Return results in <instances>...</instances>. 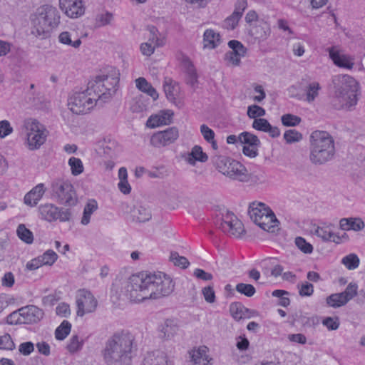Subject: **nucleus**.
<instances>
[{
    "mask_svg": "<svg viewBox=\"0 0 365 365\" xmlns=\"http://www.w3.org/2000/svg\"><path fill=\"white\" fill-rule=\"evenodd\" d=\"M334 88L335 101L334 106L336 109H350L358 101L359 83L349 75L334 76L332 79Z\"/></svg>",
    "mask_w": 365,
    "mask_h": 365,
    "instance_id": "5",
    "label": "nucleus"
},
{
    "mask_svg": "<svg viewBox=\"0 0 365 365\" xmlns=\"http://www.w3.org/2000/svg\"><path fill=\"white\" fill-rule=\"evenodd\" d=\"M56 220L68 222L71 220V212L69 209L58 208Z\"/></svg>",
    "mask_w": 365,
    "mask_h": 365,
    "instance_id": "62",
    "label": "nucleus"
},
{
    "mask_svg": "<svg viewBox=\"0 0 365 365\" xmlns=\"http://www.w3.org/2000/svg\"><path fill=\"white\" fill-rule=\"evenodd\" d=\"M58 208L53 204H45L41 205L38 209L41 217L44 220L51 222L56 221Z\"/></svg>",
    "mask_w": 365,
    "mask_h": 365,
    "instance_id": "26",
    "label": "nucleus"
},
{
    "mask_svg": "<svg viewBox=\"0 0 365 365\" xmlns=\"http://www.w3.org/2000/svg\"><path fill=\"white\" fill-rule=\"evenodd\" d=\"M85 91L93 98L98 104V102L105 103L109 99V96L103 93L102 90V81L99 76H96L94 80L88 82L87 89Z\"/></svg>",
    "mask_w": 365,
    "mask_h": 365,
    "instance_id": "16",
    "label": "nucleus"
},
{
    "mask_svg": "<svg viewBox=\"0 0 365 365\" xmlns=\"http://www.w3.org/2000/svg\"><path fill=\"white\" fill-rule=\"evenodd\" d=\"M358 286L355 283H349L345 290L342 292V295L346 299L347 302L353 299L357 294Z\"/></svg>",
    "mask_w": 365,
    "mask_h": 365,
    "instance_id": "54",
    "label": "nucleus"
},
{
    "mask_svg": "<svg viewBox=\"0 0 365 365\" xmlns=\"http://www.w3.org/2000/svg\"><path fill=\"white\" fill-rule=\"evenodd\" d=\"M295 245L302 252L305 254H311L313 252V246L302 237H296Z\"/></svg>",
    "mask_w": 365,
    "mask_h": 365,
    "instance_id": "49",
    "label": "nucleus"
},
{
    "mask_svg": "<svg viewBox=\"0 0 365 365\" xmlns=\"http://www.w3.org/2000/svg\"><path fill=\"white\" fill-rule=\"evenodd\" d=\"M200 132L207 142L215 138V132L205 124H202L200 126Z\"/></svg>",
    "mask_w": 365,
    "mask_h": 365,
    "instance_id": "60",
    "label": "nucleus"
},
{
    "mask_svg": "<svg viewBox=\"0 0 365 365\" xmlns=\"http://www.w3.org/2000/svg\"><path fill=\"white\" fill-rule=\"evenodd\" d=\"M315 235L324 241H331L336 244L341 242V237L332 232L330 226L317 227Z\"/></svg>",
    "mask_w": 365,
    "mask_h": 365,
    "instance_id": "24",
    "label": "nucleus"
},
{
    "mask_svg": "<svg viewBox=\"0 0 365 365\" xmlns=\"http://www.w3.org/2000/svg\"><path fill=\"white\" fill-rule=\"evenodd\" d=\"M328 51L330 58L337 66L349 69L353 67L354 63L349 61V58L345 55L340 54L334 46L329 48Z\"/></svg>",
    "mask_w": 365,
    "mask_h": 365,
    "instance_id": "21",
    "label": "nucleus"
},
{
    "mask_svg": "<svg viewBox=\"0 0 365 365\" xmlns=\"http://www.w3.org/2000/svg\"><path fill=\"white\" fill-rule=\"evenodd\" d=\"M13 132V128L7 120L0 121V138H4Z\"/></svg>",
    "mask_w": 365,
    "mask_h": 365,
    "instance_id": "57",
    "label": "nucleus"
},
{
    "mask_svg": "<svg viewBox=\"0 0 365 365\" xmlns=\"http://www.w3.org/2000/svg\"><path fill=\"white\" fill-rule=\"evenodd\" d=\"M34 350V344L31 341H26L20 344L19 351L24 356H29Z\"/></svg>",
    "mask_w": 365,
    "mask_h": 365,
    "instance_id": "59",
    "label": "nucleus"
},
{
    "mask_svg": "<svg viewBox=\"0 0 365 365\" xmlns=\"http://www.w3.org/2000/svg\"><path fill=\"white\" fill-rule=\"evenodd\" d=\"M282 123L287 127H294L299 125L302 119L297 115L293 114H284L281 117Z\"/></svg>",
    "mask_w": 365,
    "mask_h": 365,
    "instance_id": "43",
    "label": "nucleus"
},
{
    "mask_svg": "<svg viewBox=\"0 0 365 365\" xmlns=\"http://www.w3.org/2000/svg\"><path fill=\"white\" fill-rule=\"evenodd\" d=\"M172 279L163 272H140L125 282L121 292L130 301L140 302L170 295L174 290Z\"/></svg>",
    "mask_w": 365,
    "mask_h": 365,
    "instance_id": "1",
    "label": "nucleus"
},
{
    "mask_svg": "<svg viewBox=\"0 0 365 365\" xmlns=\"http://www.w3.org/2000/svg\"><path fill=\"white\" fill-rule=\"evenodd\" d=\"M299 288V294L301 297H310L314 293V286L312 284L305 282L301 285H297Z\"/></svg>",
    "mask_w": 365,
    "mask_h": 365,
    "instance_id": "55",
    "label": "nucleus"
},
{
    "mask_svg": "<svg viewBox=\"0 0 365 365\" xmlns=\"http://www.w3.org/2000/svg\"><path fill=\"white\" fill-rule=\"evenodd\" d=\"M179 329V326L177 322L174 319H168L164 322V324L160 328V331L163 333V338L170 339L177 334Z\"/></svg>",
    "mask_w": 365,
    "mask_h": 365,
    "instance_id": "27",
    "label": "nucleus"
},
{
    "mask_svg": "<svg viewBox=\"0 0 365 365\" xmlns=\"http://www.w3.org/2000/svg\"><path fill=\"white\" fill-rule=\"evenodd\" d=\"M38 257L43 265H52L58 258L57 254L52 250L46 251L42 255Z\"/></svg>",
    "mask_w": 365,
    "mask_h": 365,
    "instance_id": "45",
    "label": "nucleus"
},
{
    "mask_svg": "<svg viewBox=\"0 0 365 365\" xmlns=\"http://www.w3.org/2000/svg\"><path fill=\"white\" fill-rule=\"evenodd\" d=\"M193 275L196 278L203 281H210L213 278L211 273L206 272L205 270L200 268H197L194 270Z\"/></svg>",
    "mask_w": 365,
    "mask_h": 365,
    "instance_id": "61",
    "label": "nucleus"
},
{
    "mask_svg": "<svg viewBox=\"0 0 365 365\" xmlns=\"http://www.w3.org/2000/svg\"><path fill=\"white\" fill-rule=\"evenodd\" d=\"M97 105L94 98L91 97L85 91L76 92L68 100V108L73 113L83 115L88 113Z\"/></svg>",
    "mask_w": 365,
    "mask_h": 365,
    "instance_id": "9",
    "label": "nucleus"
},
{
    "mask_svg": "<svg viewBox=\"0 0 365 365\" xmlns=\"http://www.w3.org/2000/svg\"><path fill=\"white\" fill-rule=\"evenodd\" d=\"M359 258L354 253L344 257L341 259V263L349 270L356 269L359 265Z\"/></svg>",
    "mask_w": 365,
    "mask_h": 365,
    "instance_id": "39",
    "label": "nucleus"
},
{
    "mask_svg": "<svg viewBox=\"0 0 365 365\" xmlns=\"http://www.w3.org/2000/svg\"><path fill=\"white\" fill-rule=\"evenodd\" d=\"M68 165L71 167V173L76 176L81 174L83 172V165L81 159L71 157L68 160Z\"/></svg>",
    "mask_w": 365,
    "mask_h": 365,
    "instance_id": "42",
    "label": "nucleus"
},
{
    "mask_svg": "<svg viewBox=\"0 0 365 365\" xmlns=\"http://www.w3.org/2000/svg\"><path fill=\"white\" fill-rule=\"evenodd\" d=\"M207 351V348L206 346H200L190 353L192 361L194 362L195 365H210Z\"/></svg>",
    "mask_w": 365,
    "mask_h": 365,
    "instance_id": "25",
    "label": "nucleus"
},
{
    "mask_svg": "<svg viewBox=\"0 0 365 365\" xmlns=\"http://www.w3.org/2000/svg\"><path fill=\"white\" fill-rule=\"evenodd\" d=\"M45 192L44 185L42 183L37 185L24 196V203L31 207L37 205Z\"/></svg>",
    "mask_w": 365,
    "mask_h": 365,
    "instance_id": "20",
    "label": "nucleus"
},
{
    "mask_svg": "<svg viewBox=\"0 0 365 365\" xmlns=\"http://www.w3.org/2000/svg\"><path fill=\"white\" fill-rule=\"evenodd\" d=\"M229 47L232 49L230 52L237 53L244 56L246 53V48L242 43L237 40H231L228 42Z\"/></svg>",
    "mask_w": 365,
    "mask_h": 365,
    "instance_id": "52",
    "label": "nucleus"
},
{
    "mask_svg": "<svg viewBox=\"0 0 365 365\" xmlns=\"http://www.w3.org/2000/svg\"><path fill=\"white\" fill-rule=\"evenodd\" d=\"M24 125L27 130V144L30 150L38 149L42 145L46 139V133L41 129L40 124L36 120L27 119L24 121Z\"/></svg>",
    "mask_w": 365,
    "mask_h": 365,
    "instance_id": "10",
    "label": "nucleus"
},
{
    "mask_svg": "<svg viewBox=\"0 0 365 365\" xmlns=\"http://www.w3.org/2000/svg\"><path fill=\"white\" fill-rule=\"evenodd\" d=\"M324 326L327 327L329 330H336L339 327V322L338 319H333L332 317H328L322 321Z\"/></svg>",
    "mask_w": 365,
    "mask_h": 365,
    "instance_id": "63",
    "label": "nucleus"
},
{
    "mask_svg": "<svg viewBox=\"0 0 365 365\" xmlns=\"http://www.w3.org/2000/svg\"><path fill=\"white\" fill-rule=\"evenodd\" d=\"M60 19V13L55 6L42 5L31 15V34L41 40L48 38L58 26Z\"/></svg>",
    "mask_w": 365,
    "mask_h": 365,
    "instance_id": "3",
    "label": "nucleus"
},
{
    "mask_svg": "<svg viewBox=\"0 0 365 365\" xmlns=\"http://www.w3.org/2000/svg\"><path fill=\"white\" fill-rule=\"evenodd\" d=\"M219 228L223 232L236 237H240L245 231L242 222L232 212H230L224 216Z\"/></svg>",
    "mask_w": 365,
    "mask_h": 365,
    "instance_id": "13",
    "label": "nucleus"
},
{
    "mask_svg": "<svg viewBox=\"0 0 365 365\" xmlns=\"http://www.w3.org/2000/svg\"><path fill=\"white\" fill-rule=\"evenodd\" d=\"M202 294L205 300L208 303H213L215 301V293L212 286H207L202 289Z\"/></svg>",
    "mask_w": 365,
    "mask_h": 365,
    "instance_id": "58",
    "label": "nucleus"
},
{
    "mask_svg": "<svg viewBox=\"0 0 365 365\" xmlns=\"http://www.w3.org/2000/svg\"><path fill=\"white\" fill-rule=\"evenodd\" d=\"M143 365H173L163 351L157 350L147 353L143 362Z\"/></svg>",
    "mask_w": 365,
    "mask_h": 365,
    "instance_id": "17",
    "label": "nucleus"
},
{
    "mask_svg": "<svg viewBox=\"0 0 365 365\" xmlns=\"http://www.w3.org/2000/svg\"><path fill=\"white\" fill-rule=\"evenodd\" d=\"M238 140L242 144H246L247 146L257 145L259 146L261 143L258 137L250 132H242L238 135Z\"/></svg>",
    "mask_w": 365,
    "mask_h": 365,
    "instance_id": "31",
    "label": "nucleus"
},
{
    "mask_svg": "<svg viewBox=\"0 0 365 365\" xmlns=\"http://www.w3.org/2000/svg\"><path fill=\"white\" fill-rule=\"evenodd\" d=\"M137 349L135 336L123 329L108 338L101 353L106 365H131Z\"/></svg>",
    "mask_w": 365,
    "mask_h": 365,
    "instance_id": "2",
    "label": "nucleus"
},
{
    "mask_svg": "<svg viewBox=\"0 0 365 365\" xmlns=\"http://www.w3.org/2000/svg\"><path fill=\"white\" fill-rule=\"evenodd\" d=\"M321 86L318 82L314 81L308 84L306 88V100L309 103L313 102L319 96V91Z\"/></svg>",
    "mask_w": 365,
    "mask_h": 365,
    "instance_id": "36",
    "label": "nucleus"
},
{
    "mask_svg": "<svg viewBox=\"0 0 365 365\" xmlns=\"http://www.w3.org/2000/svg\"><path fill=\"white\" fill-rule=\"evenodd\" d=\"M212 160L218 171L229 178L242 182L250 181V173L239 161L222 155H215Z\"/></svg>",
    "mask_w": 365,
    "mask_h": 365,
    "instance_id": "6",
    "label": "nucleus"
},
{
    "mask_svg": "<svg viewBox=\"0 0 365 365\" xmlns=\"http://www.w3.org/2000/svg\"><path fill=\"white\" fill-rule=\"evenodd\" d=\"M250 309L245 307L240 302H232L230 305V312L232 317L237 321L247 317L246 314Z\"/></svg>",
    "mask_w": 365,
    "mask_h": 365,
    "instance_id": "29",
    "label": "nucleus"
},
{
    "mask_svg": "<svg viewBox=\"0 0 365 365\" xmlns=\"http://www.w3.org/2000/svg\"><path fill=\"white\" fill-rule=\"evenodd\" d=\"M309 143V160L312 164L324 165L334 158V140L328 132L313 131L310 135Z\"/></svg>",
    "mask_w": 365,
    "mask_h": 365,
    "instance_id": "4",
    "label": "nucleus"
},
{
    "mask_svg": "<svg viewBox=\"0 0 365 365\" xmlns=\"http://www.w3.org/2000/svg\"><path fill=\"white\" fill-rule=\"evenodd\" d=\"M20 324H35L40 322L44 315L42 309L34 305H28L19 309Z\"/></svg>",
    "mask_w": 365,
    "mask_h": 365,
    "instance_id": "14",
    "label": "nucleus"
},
{
    "mask_svg": "<svg viewBox=\"0 0 365 365\" xmlns=\"http://www.w3.org/2000/svg\"><path fill=\"white\" fill-rule=\"evenodd\" d=\"M163 88L167 98L170 101H174L178 93V85L173 84L170 78H166L163 84Z\"/></svg>",
    "mask_w": 365,
    "mask_h": 365,
    "instance_id": "32",
    "label": "nucleus"
},
{
    "mask_svg": "<svg viewBox=\"0 0 365 365\" xmlns=\"http://www.w3.org/2000/svg\"><path fill=\"white\" fill-rule=\"evenodd\" d=\"M71 324L66 320H63L55 331V337L58 340H63L70 334Z\"/></svg>",
    "mask_w": 365,
    "mask_h": 365,
    "instance_id": "33",
    "label": "nucleus"
},
{
    "mask_svg": "<svg viewBox=\"0 0 365 365\" xmlns=\"http://www.w3.org/2000/svg\"><path fill=\"white\" fill-rule=\"evenodd\" d=\"M98 209V203L93 200H89L85 205L83 217L81 218V224L87 225L90 222L91 215Z\"/></svg>",
    "mask_w": 365,
    "mask_h": 365,
    "instance_id": "30",
    "label": "nucleus"
},
{
    "mask_svg": "<svg viewBox=\"0 0 365 365\" xmlns=\"http://www.w3.org/2000/svg\"><path fill=\"white\" fill-rule=\"evenodd\" d=\"M236 290L247 297H252L256 292V289L253 285L245 283L237 284L236 285Z\"/></svg>",
    "mask_w": 365,
    "mask_h": 365,
    "instance_id": "46",
    "label": "nucleus"
},
{
    "mask_svg": "<svg viewBox=\"0 0 365 365\" xmlns=\"http://www.w3.org/2000/svg\"><path fill=\"white\" fill-rule=\"evenodd\" d=\"M52 195L57 201L66 206H74L78 202L76 193L72 184L63 179L58 178L51 183Z\"/></svg>",
    "mask_w": 365,
    "mask_h": 365,
    "instance_id": "8",
    "label": "nucleus"
},
{
    "mask_svg": "<svg viewBox=\"0 0 365 365\" xmlns=\"http://www.w3.org/2000/svg\"><path fill=\"white\" fill-rule=\"evenodd\" d=\"M284 138L287 143L299 142L302 139V135L296 130H288L284 134Z\"/></svg>",
    "mask_w": 365,
    "mask_h": 365,
    "instance_id": "51",
    "label": "nucleus"
},
{
    "mask_svg": "<svg viewBox=\"0 0 365 365\" xmlns=\"http://www.w3.org/2000/svg\"><path fill=\"white\" fill-rule=\"evenodd\" d=\"M14 348L15 344L9 334L0 336V349L13 350Z\"/></svg>",
    "mask_w": 365,
    "mask_h": 365,
    "instance_id": "53",
    "label": "nucleus"
},
{
    "mask_svg": "<svg viewBox=\"0 0 365 365\" xmlns=\"http://www.w3.org/2000/svg\"><path fill=\"white\" fill-rule=\"evenodd\" d=\"M342 294L341 293H335L327 297L326 302L328 306L337 308L345 305L347 301Z\"/></svg>",
    "mask_w": 365,
    "mask_h": 365,
    "instance_id": "34",
    "label": "nucleus"
},
{
    "mask_svg": "<svg viewBox=\"0 0 365 365\" xmlns=\"http://www.w3.org/2000/svg\"><path fill=\"white\" fill-rule=\"evenodd\" d=\"M83 341L80 340L77 335L72 336L67 345V349L71 353L80 350L83 346Z\"/></svg>",
    "mask_w": 365,
    "mask_h": 365,
    "instance_id": "50",
    "label": "nucleus"
},
{
    "mask_svg": "<svg viewBox=\"0 0 365 365\" xmlns=\"http://www.w3.org/2000/svg\"><path fill=\"white\" fill-rule=\"evenodd\" d=\"M240 19V15H237L236 12H233L224 21L223 27L227 30H233L237 26Z\"/></svg>",
    "mask_w": 365,
    "mask_h": 365,
    "instance_id": "47",
    "label": "nucleus"
},
{
    "mask_svg": "<svg viewBox=\"0 0 365 365\" xmlns=\"http://www.w3.org/2000/svg\"><path fill=\"white\" fill-rule=\"evenodd\" d=\"M76 314L82 317L86 314L95 312L98 306V301L90 291L81 289L76 292Z\"/></svg>",
    "mask_w": 365,
    "mask_h": 365,
    "instance_id": "11",
    "label": "nucleus"
},
{
    "mask_svg": "<svg viewBox=\"0 0 365 365\" xmlns=\"http://www.w3.org/2000/svg\"><path fill=\"white\" fill-rule=\"evenodd\" d=\"M270 123L265 118H257L254 120L252 126L254 129L266 133Z\"/></svg>",
    "mask_w": 365,
    "mask_h": 365,
    "instance_id": "56",
    "label": "nucleus"
},
{
    "mask_svg": "<svg viewBox=\"0 0 365 365\" xmlns=\"http://www.w3.org/2000/svg\"><path fill=\"white\" fill-rule=\"evenodd\" d=\"M113 20V14L110 12L99 14L96 18V26L101 27L110 24Z\"/></svg>",
    "mask_w": 365,
    "mask_h": 365,
    "instance_id": "48",
    "label": "nucleus"
},
{
    "mask_svg": "<svg viewBox=\"0 0 365 365\" xmlns=\"http://www.w3.org/2000/svg\"><path fill=\"white\" fill-rule=\"evenodd\" d=\"M56 314L63 317H67L71 314L70 307L66 303H61L56 307Z\"/></svg>",
    "mask_w": 365,
    "mask_h": 365,
    "instance_id": "64",
    "label": "nucleus"
},
{
    "mask_svg": "<svg viewBox=\"0 0 365 365\" xmlns=\"http://www.w3.org/2000/svg\"><path fill=\"white\" fill-rule=\"evenodd\" d=\"M61 9L72 19L81 16L85 13V6L82 0H59Z\"/></svg>",
    "mask_w": 365,
    "mask_h": 365,
    "instance_id": "15",
    "label": "nucleus"
},
{
    "mask_svg": "<svg viewBox=\"0 0 365 365\" xmlns=\"http://www.w3.org/2000/svg\"><path fill=\"white\" fill-rule=\"evenodd\" d=\"M192 159L189 158L190 163H194L195 161L206 162L208 159L207 155L202 151V149L199 145H195L189 154Z\"/></svg>",
    "mask_w": 365,
    "mask_h": 365,
    "instance_id": "35",
    "label": "nucleus"
},
{
    "mask_svg": "<svg viewBox=\"0 0 365 365\" xmlns=\"http://www.w3.org/2000/svg\"><path fill=\"white\" fill-rule=\"evenodd\" d=\"M136 87L143 93H147L155 101L158 98L156 90L149 83L145 78L140 77L135 81Z\"/></svg>",
    "mask_w": 365,
    "mask_h": 365,
    "instance_id": "28",
    "label": "nucleus"
},
{
    "mask_svg": "<svg viewBox=\"0 0 365 365\" xmlns=\"http://www.w3.org/2000/svg\"><path fill=\"white\" fill-rule=\"evenodd\" d=\"M17 235L24 242L31 244L34 241L32 232L27 229L24 224H20L17 227Z\"/></svg>",
    "mask_w": 365,
    "mask_h": 365,
    "instance_id": "37",
    "label": "nucleus"
},
{
    "mask_svg": "<svg viewBox=\"0 0 365 365\" xmlns=\"http://www.w3.org/2000/svg\"><path fill=\"white\" fill-rule=\"evenodd\" d=\"M130 212L133 220L137 222H145L152 216L148 208L140 205L134 206Z\"/></svg>",
    "mask_w": 365,
    "mask_h": 365,
    "instance_id": "22",
    "label": "nucleus"
},
{
    "mask_svg": "<svg viewBox=\"0 0 365 365\" xmlns=\"http://www.w3.org/2000/svg\"><path fill=\"white\" fill-rule=\"evenodd\" d=\"M170 261L182 269L187 268L190 264L188 259L185 257L180 256L177 252H170Z\"/></svg>",
    "mask_w": 365,
    "mask_h": 365,
    "instance_id": "40",
    "label": "nucleus"
},
{
    "mask_svg": "<svg viewBox=\"0 0 365 365\" xmlns=\"http://www.w3.org/2000/svg\"><path fill=\"white\" fill-rule=\"evenodd\" d=\"M155 28L153 26L150 29V33L153 34L152 39L150 38L149 41H153L155 38ZM140 51L145 56H150L151 54L153 53L155 51V46L153 45V42H146L143 43L140 45Z\"/></svg>",
    "mask_w": 365,
    "mask_h": 365,
    "instance_id": "44",
    "label": "nucleus"
},
{
    "mask_svg": "<svg viewBox=\"0 0 365 365\" xmlns=\"http://www.w3.org/2000/svg\"><path fill=\"white\" fill-rule=\"evenodd\" d=\"M58 41L62 44L68 45L75 48H78L81 44L80 38L72 41L71 34L68 31H63L58 35Z\"/></svg>",
    "mask_w": 365,
    "mask_h": 365,
    "instance_id": "38",
    "label": "nucleus"
},
{
    "mask_svg": "<svg viewBox=\"0 0 365 365\" xmlns=\"http://www.w3.org/2000/svg\"><path fill=\"white\" fill-rule=\"evenodd\" d=\"M340 228L343 230L360 231L365 227L361 218H342L339 222Z\"/></svg>",
    "mask_w": 365,
    "mask_h": 365,
    "instance_id": "23",
    "label": "nucleus"
},
{
    "mask_svg": "<svg viewBox=\"0 0 365 365\" xmlns=\"http://www.w3.org/2000/svg\"><path fill=\"white\" fill-rule=\"evenodd\" d=\"M221 43V37L219 33L213 29H207L203 34V48L214 49Z\"/></svg>",
    "mask_w": 365,
    "mask_h": 365,
    "instance_id": "19",
    "label": "nucleus"
},
{
    "mask_svg": "<svg viewBox=\"0 0 365 365\" xmlns=\"http://www.w3.org/2000/svg\"><path fill=\"white\" fill-rule=\"evenodd\" d=\"M178 137V129L176 127H170L153 133L150 143L151 145L155 148L165 147L174 143Z\"/></svg>",
    "mask_w": 365,
    "mask_h": 365,
    "instance_id": "12",
    "label": "nucleus"
},
{
    "mask_svg": "<svg viewBox=\"0 0 365 365\" xmlns=\"http://www.w3.org/2000/svg\"><path fill=\"white\" fill-rule=\"evenodd\" d=\"M248 214L251 220L262 230L274 232L279 221L272 210L262 202H252L250 205Z\"/></svg>",
    "mask_w": 365,
    "mask_h": 365,
    "instance_id": "7",
    "label": "nucleus"
},
{
    "mask_svg": "<svg viewBox=\"0 0 365 365\" xmlns=\"http://www.w3.org/2000/svg\"><path fill=\"white\" fill-rule=\"evenodd\" d=\"M265 113L266 111L263 108L255 104L251 105L247 108V114L248 117L254 120L262 118L261 117L264 116Z\"/></svg>",
    "mask_w": 365,
    "mask_h": 365,
    "instance_id": "41",
    "label": "nucleus"
},
{
    "mask_svg": "<svg viewBox=\"0 0 365 365\" xmlns=\"http://www.w3.org/2000/svg\"><path fill=\"white\" fill-rule=\"evenodd\" d=\"M118 76L119 73L116 71L112 76H98L101 78V81H102V90H103V93H108L109 98L116 91V87L119 82Z\"/></svg>",
    "mask_w": 365,
    "mask_h": 365,
    "instance_id": "18",
    "label": "nucleus"
}]
</instances>
